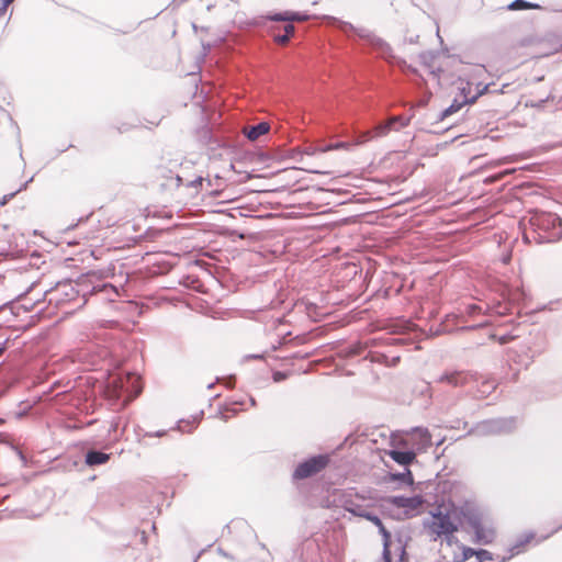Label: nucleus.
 <instances>
[{
	"instance_id": "obj_58",
	"label": "nucleus",
	"mask_w": 562,
	"mask_h": 562,
	"mask_svg": "<svg viewBox=\"0 0 562 562\" xmlns=\"http://www.w3.org/2000/svg\"><path fill=\"white\" fill-rule=\"evenodd\" d=\"M7 9H8V7H4V3L1 2V5H0V16L5 13Z\"/></svg>"
},
{
	"instance_id": "obj_11",
	"label": "nucleus",
	"mask_w": 562,
	"mask_h": 562,
	"mask_svg": "<svg viewBox=\"0 0 562 562\" xmlns=\"http://www.w3.org/2000/svg\"><path fill=\"white\" fill-rule=\"evenodd\" d=\"M533 538H535V532H532V531H529V532L525 533L524 536L519 537L517 539V541L515 542V544L509 548L510 554L508 557H503V558L497 557V562H506L512 557L519 553L520 548L524 547L525 544L529 543ZM476 560H477V562H486V561H495L496 558L488 550L477 549Z\"/></svg>"
},
{
	"instance_id": "obj_1",
	"label": "nucleus",
	"mask_w": 562,
	"mask_h": 562,
	"mask_svg": "<svg viewBox=\"0 0 562 562\" xmlns=\"http://www.w3.org/2000/svg\"><path fill=\"white\" fill-rule=\"evenodd\" d=\"M458 530L472 535V542L487 546L494 542L496 531L482 507L472 501L457 505Z\"/></svg>"
},
{
	"instance_id": "obj_61",
	"label": "nucleus",
	"mask_w": 562,
	"mask_h": 562,
	"mask_svg": "<svg viewBox=\"0 0 562 562\" xmlns=\"http://www.w3.org/2000/svg\"><path fill=\"white\" fill-rule=\"evenodd\" d=\"M4 3V7H9L14 0H0Z\"/></svg>"
},
{
	"instance_id": "obj_18",
	"label": "nucleus",
	"mask_w": 562,
	"mask_h": 562,
	"mask_svg": "<svg viewBox=\"0 0 562 562\" xmlns=\"http://www.w3.org/2000/svg\"><path fill=\"white\" fill-rule=\"evenodd\" d=\"M111 453L101 450L90 449L85 453V462L91 468L102 465L111 459Z\"/></svg>"
},
{
	"instance_id": "obj_62",
	"label": "nucleus",
	"mask_w": 562,
	"mask_h": 562,
	"mask_svg": "<svg viewBox=\"0 0 562 562\" xmlns=\"http://www.w3.org/2000/svg\"><path fill=\"white\" fill-rule=\"evenodd\" d=\"M4 3V7H9L14 0H0Z\"/></svg>"
},
{
	"instance_id": "obj_52",
	"label": "nucleus",
	"mask_w": 562,
	"mask_h": 562,
	"mask_svg": "<svg viewBox=\"0 0 562 562\" xmlns=\"http://www.w3.org/2000/svg\"><path fill=\"white\" fill-rule=\"evenodd\" d=\"M90 349L81 350L79 353V358L81 360H86V358L89 356Z\"/></svg>"
},
{
	"instance_id": "obj_59",
	"label": "nucleus",
	"mask_w": 562,
	"mask_h": 562,
	"mask_svg": "<svg viewBox=\"0 0 562 562\" xmlns=\"http://www.w3.org/2000/svg\"><path fill=\"white\" fill-rule=\"evenodd\" d=\"M70 147H72V145H68V146H66V147H63V148L58 149L57 155H58V154H61V153H64V151H66V150H67L68 148H70Z\"/></svg>"
},
{
	"instance_id": "obj_35",
	"label": "nucleus",
	"mask_w": 562,
	"mask_h": 562,
	"mask_svg": "<svg viewBox=\"0 0 562 562\" xmlns=\"http://www.w3.org/2000/svg\"><path fill=\"white\" fill-rule=\"evenodd\" d=\"M290 375L289 372H285V371H274L272 373V380L274 382H282L284 381L285 379H288V376Z\"/></svg>"
},
{
	"instance_id": "obj_2",
	"label": "nucleus",
	"mask_w": 562,
	"mask_h": 562,
	"mask_svg": "<svg viewBox=\"0 0 562 562\" xmlns=\"http://www.w3.org/2000/svg\"><path fill=\"white\" fill-rule=\"evenodd\" d=\"M108 274L101 270H92L81 274V291L83 303L95 305H111L117 302L123 286L115 285L106 280Z\"/></svg>"
},
{
	"instance_id": "obj_22",
	"label": "nucleus",
	"mask_w": 562,
	"mask_h": 562,
	"mask_svg": "<svg viewBox=\"0 0 562 562\" xmlns=\"http://www.w3.org/2000/svg\"><path fill=\"white\" fill-rule=\"evenodd\" d=\"M181 187L191 190V195L196 196L204 190V177L202 175L194 176L190 178L188 175V170H186V180Z\"/></svg>"
},
{
	"instance_id": "obj_26",
	"label": "nucleus",
	"mask_w": 562,
	"mask_h": 562,
	"mask_svg": "<svg viewBox=\"0 0 562 562\" xmlns=\"http://www.w3.org/2000/svg\"><path fill=\"white\" fill-rule=\"evenodd\" d=\"M390 477L392 481H398L409 486L414 484L413 473L408 468H405L404 472L390 473Z\"/></svg>"
},
{
	"instance_id": "obj_25",
	"label": "nucleus",
	"mask_w": 562,
	"mask_h": 562,
	"mask_svg": "<svg viewBox=\"0 0 562 562\" xmlns=\"http://www.w3.org/2000/svg\"><path fill=\"white\" fill-rule=\"evenodd\" d=\"M465 104H470V102H469V100L467 98L465 99H461V100L454 99L452 101V103L447 109H445L443 111L440 112V114L438 116V120L439 121L445 120L447 116H449L452 113L459 111Z\"/></svg>"
},
{
	"instance_id": "obj_38",
	"label": "nucleus",
	"mask_w": 562,
	"mask_h": 562,
	"mask_svg": "<svg viewBox=\"0 0 562 562\" xmlns=\"http://www.w3.org/2000/svg\"><path fill=\"white\" fill-rule=\"evenodd\" d=\"M283 34H286L288 37L291 38L294 35L295 27L292 22H286V24L283 27Z\"/></svg>"
},
{
	"instance_id": "obj_5",
	"label": "nucleus",
	"mask_w": 562,
	"mask_h": 562,
	"mask_svg": "<svg viewBox=\"0 0 562 562\" xmlns=\"http://www.w3.org/2000/svg\"><path fill=\"white\" fill-rule=\"evenodd\" d=\"M430 514L432 516V520L430 524L425 522V526H427L436 536H445L449 539V537L453 536V533L458 531L456 504L451 503L448 507L439 505Z\"/></svg>"
},
{
	"instance_id": "obj_37",
	"label": "nucleus",
	"mask_w": 562,
	"mask_h": 562,
	"mask_svg": "<svg viewBox=\"0 0 562 562\" xmlns=\"http://www.w3.org/2000/svg\"><path fill=\"white\" fill-rule=\"evenodd\" d=\"M486 325V322H481V323H477V324H472V325H462L461 327L457 328L458 330H473V329H476V328H481L483 326Z\"/></svg>"
},
{
	"instance_id": "obj_3",
	"label": "nucleus",
	"mask_w": 562,
	"mask_h": 562,
	"mask_svg": "<svg viewBox=\"0 0 562 562\" xmlns=\"http://www.w3.org/2000/svg\"><path fill=\"white\" fill-rule=\"evenodd\" d=\"M530 228L524 232L526 243H555L562 237L560 217L550 212H536L529 218Z\"/></svg>"
},
{
	"instance_id": "obj_9",
	"label": "nucleus",
	"mask_w": 562,
	"mask_h": 562,
	"mask_svg": "<svg viewBox=\"0 0 562 562\" xmlns=\"http://www.w3.org/2000/svg\"><path fill=\"white\" fill-rule=\"evenodd\" d=\"M482 312L483 308L481 305L469 304L464 307L461 314H447L445 319L437 326L435 335L452 333L456 329L454 326L463 322L462 319L464 315L474 316L481 314Z\"/></svg>"
},
{
	"instance_id": "obj_51",
	"label": "nucleus",
	"mask_w": 562,
	"mask_h": 562,
	"mask_svg": "<svg viewBox=\"0 0 562 562\" xmlns=\"http://www.w3.org/2000/svg\"><path fill=\"white\" fill-rule=\"evenodd\" d=\"M245 359H263V355H260V353H251V355H247L245 357Z\"/></svg>"
},
{
	"instance_id": "obj_24",
	"label": "nucleus",
	"mask_w": 562,
	"mask_h": 562,
	"mask_svg": "<svg viewBox=\"0 0 562 562\" xmlns=\"http://www.w3.org/2000/svg\"><path fill=\"white\" fill-rule=\"evenodd\" d=\"M492 86H494V82H490V83H485L483 85L482 82H479L476 88H477V91L474 95H472L469 100L470 104H473L480 97H482L483 94H486V93H492V92H504V89L506 87H508V83L506 85H503V87L501 89H491Z\"/></svg>"
},
{
	"instance_id": "obj_4",
	"label": "nucleus",
	"mask_w": 562,
	"mask_h": 562,
	"mask_svg": "<svg viewBox=\"0 0 562 562\" xmlns=\"http://www.w3.org/2000/svg\"><path fill=\"white\" fill-rule=\"evenodd\" d=\"M42 294L44 301L56 307L76 302H78V307L85 305L81 291V276L76 281L65 280L57 282L55 286L43 289Z\"/></svg>"
},
{
	"instance_id": "obj_16",
	"label": "nucleus",
	"mask_w": 562,
	"mask_h": 562,
	"mask_svg": "<svg viewBox=\"0 0 562 562\" xmlns=\"http://www.w3.org/2000/svg\"><path fill=\"white\" fill-rule=\"evenodd\" d=\"M265 20L273 22H305L308 21L312 15L306 12L299 11H282L276 13H269L262 16Z\"/></svg>"
},
{
	"instance_id": "obj_13",
	"label": "nucleus",
	"mask_w": 562,
	"mask_h": 562,
	"mask_svg": "<svg viewBox=\"0 0 562 562\" xmlns=\"http://www.w3.org/2000/svg\"><path fill=\"white\" fill-rule=\"evenodd\" d=\"M473 375L463 370H446L435 379L437 384H446L450 387H462L470 383Z\"/></svg>"
},
{
	"instance_id": "obj_64",
	"label": "nucleus",
	"mask_w": 562,
	"mask_h": 562,
	"mask_svg": "<svg viewBox=\"0 0 562 562\" xmlns=\"http://www.w3.org/2000/svg\"><path fill=\"white\" fill-rule=\"evenodd\" d=\"M37 284L36 283H32L31 286L26 290L25 293H29L30 291H32L34 288H36Z\"/></svg>"
},
{
	"instance_id": "obj_29",
	"label": "nucleus",
	"mask_w": 562,
	"mask_h": 562,
	"mask_svg": "<svg viewBox=\"0 0 562 562\" xmlns=\"http://www.w3.org/2000/svg\"><path fill=\"white\" fill-rule=\"evenodd\" d=\"M389 121L391 122L392 126L394 127V131H400L401 128L406 127V126L409 125L411 117H405V116H402V115H395V116H391L389 119Z\"/></svg>"
},
{
	"instance_id": "obj_40",
	"label": "nucleus",
	"mask_w": 562,
	"mask_h": 562,
	"mask_svg": "<svg viewBox=\"0 0 562 562\" xmlns=\"http://www.w3.org/2000/svg\"><path fill=\"white\" fill-rule=\"evenodd\" d=\"M167 434V430L161 429L157 431H146L144 434L145 437H164Z\"/></svg>"
},
{
	"instance_id": "obj_57",
	"label": "nucleus",
	"mask_w": 562,
	"mask_h": 562,
	"mask_svg": "<svg viewBox=\"0 0 562 562\" xmlns=\"http://www.w3.org/2000/svg\"><path fill=\"white\" fill-rule=\"evenodd\" d=\"M548 100L549 97H547L546 99H541L537 104H531V106H542Z\"/></svg>"
},
{
	"instance_id": "obj_19",
	"label": "nucleus",
	"mask_w": 562,
	"mask_h": 562,
	"mask_svg": "<svg viewBox=\"0 0 562 562\" xmlns=\"http://www.w3.org/2000/svg\"><path fill=\"white\" fill-rule=\"evenodd\" d=\"M391 131H394L391 122L386 120L374 126V128L361 136L360 143L368 142L374 137H383L386 136Z\"/></svg>"
},
{
	"instance_id": "obj_14",
	"label": "nucleus",
	"mask_w": 562,
	"mask_h": 562,
	"mask_svg": "<svg viewBox=\"0 0 562 562\" xmlns=\"http://www.w3.org/2000/svg\"><path fill=\"white\" fill-rule=\"evenodd\" d=\"M425 502L422 495H413V496H403V495H394L389 496L386 498V503L397 507L404 508L407 517L415 516V510L422 506Z\"/></svg>"
},
{
	"instance_id": "obj_20",
	"label": "nucleus",
	"mask_w": 562,
	"mask_h": 562,
	"mask_svg": "<svg viewBox=\"0 0 562 562\" xmlns=\"http://www.w3.org/2000/svg\"><path fill=\"white\" fill-rule=\"evenodd\" d=\"M389 456L400 465H409L416 459V453L414 450H398L392 449L389 451Z\"/></svg>"
},
{
	"instance_id": "obj_15",
	"label": "nucleus",
	"mask_w": 562,
	"mask_h": 562,
	"mask_svg": "<svg viewBox=\"0 0 562 562\" xmlns=\"http://www.w3.org/2000/svg\"><path fill=\"white\" fill-rule=\"evenodd\" d=\"M368 520L371 521L376 529L379 530V533L382 537V561L383 562H392V552H391V544H392V535L391 532L385 528L383 525L381 518L373 513L371 517H368Z\"/></svg>"
},
{
	"instance_id": "obj_54",
	"label": "nucleus",
	"mask_w": 562,
	"mask_h": 562,
	"mask_svg": "<svg viewBox=\"0 0 562 562\" xmlns=\"http://www.w3.org/2000/svg\"><path fill=\"white\" fill-rule=\"evenodd\" d=\"M7 350V340L0 344V357Z\"/></svg>"
},
{
	"instance_id": "obj_55",
	"label": "nucleus",
	"mask_w": 562,
	"mask_h": 562,
	"mask_svg": "<svg viewBox=\"0 0 562 562\" xmlns=\"http://www.w3.org/2000/svg\"><path fill=\"white\" fill-rule=\"evenodd\" d=\"M1 254H7V255H14L15 252L13 250L10 249V247L8 248H1Z\"/></svg>"
},
{
	"instance_id": "obj_32",
	"label": "nucleus",
	"mask_w": 562,
	"mask_h": 562,
	"mask_svg": "<svg viewBox=\"0 0 562 562\" xmlns=\"http://www.w3.org/2000/svg\"><path fill=\"white\" fill-rule=\"evenodd\" d=\"M396 542H397V549L400 551L398 561L404 562L407 557L406 542L403 540L402 536L396 537Z\"/></svg>"
},
{
	"instance_id": "obj_44",
	"label": "nucleus",
	"mask_w": 562,
	"mask_h": 562,
	"mask_svg": "<svg viewBox=\"0 0 562 562\" xmlns=\"http://www.w3.org/2000/svg\"><path fill=\"white\" fill-rule=\"evenodd\" d=\"M223 381H224L226 387H233L234 383H235V376L231 375V376L224 379Z\"/></svg>"
},
{
	"instance_id": "obj_31",
	"label": "nucleus",
	"mask_w": 562,
	"mask_h": 562,
	"mask_svg": "<svg viewBox=\"0 0 562 562\" xmlns=\"http://www.w3.org/2000/svg\"><path fill=\"white\" fill-rule=\"evenodd\" d=\"M108 351L105 349H102L98 352V355H92L90 359H87V362L92 368H97L100 366L101 360L106 357Z\"/></svg>"
},
{
	"instance_id": "obj_50",
	"label": "nucleus",
	"mask_w": 562,
	"mask_h": 562,
	"mask_svg": "<svg viewBox=\"0 0 562 562\" xmlns=\"http://www.w3.org/2000/svg\"><path fill=\"white\" fill-rule=\"evenodd\" d=\"M217 553L224 558L232 559V557L221 547L217 548Z\"/></svg>"
},
{
	"instance_id": "obj_47",
	"label": "nucleus",
	"mask_w": 562,
	"mask_h": 562,
	"mask_svg": "<svg viewBox=\"0 0 562 562\" xmlns=\"http://www.w3.org/2000/svg\"><path fill=\"white\" fill-rule=\"evenodd\" d=\"M308 357V353H302L300 351L293 353L290 358L291 359H306Z\"/></svg>"
},
{
	"instance_id": "obj_30",
	"label": "nucleus",
	"mask_w": 562,
	"mask_h": 562,
	"mask_svg": "<svg viewBox=\"0 0 562 562\" xmlns=\"http://www.w3.org/2000/svg\"><path fill=\"white\" fill-rule=\"evenodd\" d=\"M34 179V177H31L29 180H26L24 183H22L20 186L19 189H16L15 191L9 193V194H4L1 199H0V206H3L5 205L10 200H12L18 193H20L21 191L25 190L29 186L30 182H32Z\"/></svg>"
},
{
	"instance_id": "obj_53",
	"label": "nucleus",
	"mask_w": 562,
	"mask_h": 562,
	"mask_svg": "<svg viewBox=\"0 0 562 562\" xmlns=\"http://www.w3.org/2000/svg\"><path fill=\"white\" fill-rule=\"evenodd\" d=\"M181 423H182V420H181V422H179V423H178V425H177V427H176L178 430H180V431H182V432H191V431H192V428H193L192 426H191L189 429H184V428L180 425Z\"/></svg>"
},
{
	"instance_id": "obj_23",
	"label": "nucleus",
	"mask_w": 562,
	"mask_h": 562,
	"mask_svg": "<svg viewBox=\"0 0 562 562\" xmlns=\"http://www.w3.org/2000/svg\"><path fill=\"white\" fill-rule=\"evenodd\" d=\"M345 508L353 516L361 517L368 520V517L373 515L372 512L368 510L366 506L358 504L353 501L346 502Z\"/></svg>"
},
{
	"instance_id": "obj_17",
	"label": "nucleus",
	"mask_w": 562,
	"mask_h": 562,
	"mask_svg": "<svg viewBox=\"0 0 562 562\" xmlns=\"http://www.w3.org/2000/svg\"><path fill=\"white\" fill-rule=\"evenodd\" d=\"M186 180V170L182 173H177L176 176H168V178L158 179L160 190L169 193L171 196L173 192L183 184Z\"/></svg>"
},
{
	"instance_id": "obj_45",
	"label": "nucleus",
	"mask_w": 562,
	"mask_h": 562,
	"mask_svg": "<svg viewBox=\"0 0 562 562\" xmlns=\"http://www.w3.org/2000/svg\"><path fill=\"white\" fill-rule=\"evenodd\" d=\"M483 387L484 390L482 391V393H490L492 390H494L495 386L493 383L484 382Z\"/></svg>"
},
{
	"instance_id": "obj_43",
	"label": "nucleus",
	"mask_w": 562,
	"mask_h": 562,
	"mask_svg": "<svg viewBox=\"0 0 562 562\" xmlns=\"http://www.w3.org/2000/svg\"><path fill=\"white\" fill-rule=\"evenodd\" d=\"M212 49V45L210 43H202V56L205 57Z\"/></svg>"
},
{
	"instance_id": "obj_10",
	"label": "nucleus",
	"mask_w": 562,
	"mask_h": 562,
	"mask_svg": "<svg viewBox=\"0 0 562 562\" xmlns=\"http://www.w3.org/2000/svg\"><path fill=\"white\" fill-rule=\"evenodd\" d=\"M331 19L339 30L342 32L347 31H353L357 33L359 37L367 38L374 47L380 49L382 53H389L391 52V46L382 38L376 37L373 35L368 29L364 27H356L351 23L338 20L336 18H329Z\"/></svg>"
},
{
	"instance_id": "obj_49",
	"label": "nucleus",
	"mask_w": 562,
	"mask_h": 562,
	"mask_svg": "<svg viewBox=\"0 0 562 562\" xmlns=\"http://www.w3.org/2000/svg\"><path fill=\"white\" fill-rule=\"evenodd\" d=\"M131 128H132V125H130V124H123L122 126H119V127H117V131H119L120 133H123V132H127V131H128V130H131Z\"/></svg>"
},
{
	"instance_id": "obj_42",
	"label": "nucleus",
	"mask_w": 562,
	"mask_h": 562,
	"mask_svg": "<svg viewBox=\"0 0 562 562\" xmlns=\"http://www.w3.org/2000/svg\"><path fill=\"white\" fill-rule=\"evenodd\" d=\"M560 529H562V522H561V524H559L558 526H555V527L551 530V532H550V533H548V535H546V536H542V537L540 538V540H539V541H542V540L548 539L551 535H553V533L558 532Z\"/></svg>"
},
{
	"instance_id": "obj_33",
	"label": "nucleus",
	"mask_w": 562,
	"mask_h": 562,
	"mask_svg": "<svg viewBox=\"0 0 562 562\" xmlns=\"http://www.w3.org/2000/svg\"><path fill=\"white\" fill-rule=\"evenodd\" d=\"M414 431L419 432V437H420V441H422L423 446L426 447V446H429L431 443L430 442L431 436H430V434H429L427 428L416 427V428H414Z\"/></svg>"
},
{
	"instance_id": "obj_21",
	"label": "nucleus",
	"mask_w": 562,
	"mask_h": 562,
	"mask_svg": "<svg viewBox=\"0 0 562 562\" xmlns=\"http://www.w3.org/2000/svg\"><path fill=\"white\" fill-rule=\"evenodd\" d=\"M270 131V124L268 122H259L258 124L248 126L244 130V135L248 140L255 142L260 136L267 134Z\"/></svg>"
},
{
	"instance_id": "obj_8",
	"label": "nucleus",
	"mask_w": 562,
	"mask_h": 562,
	"mask_svg": "<svg viewBox=\"0 0 562 562\" xmlns=\"http://www.w3.org/2000/svg\"><path fill=\"white\" fill-rule=\"evenodd\" d=\"M329 463L328 454H316L300 462L292 473V481L310 479L323 471Z\"/></svg>"
},
{
	"instance_id": "obj_12",
	"label": "nucleus",
	"mask_w": 562,
	"mask_h": 562,
	"mask_svg": "<svg viewBox=\"0 0 562 562\" xmlns=\"http://www.w3.org/2000/svg\"><path fill=\"white\" fill-rule=\"evenodd\" d=\"M193 167L192 161L180 159H161V162L156 168V179L168 178V176H176L189 170Z\"/></svg>"
},
{
	"instance_id": "obj_28",
	"label": "nucleus",
	"mask_w": 562,
	"mask_h": 562,
	"mask_svg": "<svg viewBox=\"0 0 562 562\" xmlns=\"http://www.w3.org/2000/svg\"><path fill=\"white\" fill-rule=\"evenodd\" d=\"M460 548L462 550L461 555L460 557L454 555V559H453L454 562H465L467 560H469L472 557L476 558L477 549L467 547L464 544H461Z\"/></svg>"
},
{
	"instance_id": "obj_27",
	"label": "nucleus",
	"mask_w": 562,
	"mask_h": 562,
	"mask_svg": "<svg viewBox=\"0 0 562 562\" xmlns=\"http://www.w3.org/2000/svg\"><path fill=\"white\" fill-rule=\"evenodd\" d=\"M539 8H540L539 4L529 2L527 0H514L506 7V9L510 10V11L539 9Z\"/></svg>"
},
{
	"instance_id": "obj_6",
	"label": "nucleus",
	"mask_w": 562,
	"mask_h": 562,
	"mask_svg": "<svg viewBox=\"0 0 562 562\" xmlns=\"http://www.w3.org/2000/svg\"><path fill=\"white\" fill-rule=\"evenodd\" d=\"M516 428L515 417L488 418L474 424L467 432V436L477 437L496 436L509 434Z\"/></svg>"
},
{
	"instance_id": "obj_46",
	"label": "nucleus",
	"mask_w": 562,
	"mask_h": 562,
	"mask_svg": "<svg viewBox=\"0 0 562 562\" xmlns=\"http://www.w3.org/2000/svg\"><path fill=\"white\" fill-rule=\"evenodd\" d=\"M419 35H414L409 37H405L404 42L408 44H417L418 43Z\"/></svg>"
},
{
	"instance_id": "obj_34",
	"label": "nucleus",
	"mask_w": 562,
	"mask_h": 562,
	"mask_svg": "<svg viewBox=\"0 0 562 562\" xmlns=\"http://www.w3.org/2000/svg\"><path fill=\"white\" fill-rule=\"evenodd\" d=\"M273 41L278 45L284 46V45H286L290 42V37H288V35L283 34V33L282 34H274L273 35Z\"/></svg>"
},
{
	"instance_id": "obj_7",
	"label": "nucleus",
	"mask_w": 562,
	"mask_h": 562,
	"mask_svg": "<svg viewBox=\"0 0 562 562\" xmlns=\"http://www.w3.org/2000/svg\"><path fill=\"white\" fill-rule=\"evenodd\" d=\"M110 384L117 396L125 394L128 400L137 397L142 392L140 378L132 372L120 373L113 376Z\"/></svg>"
},
{
	"instance_id": "obj_56",
	"label": "nucleus",
	"mask_w": 562,
	"mask_h": 562,
	"mask_svg": "<svg viewBox=\"0 0 562 562\" xmlns=\"http://www.w3.org/2000/svg\"><path fill=\"white\" fill-rule=\"evenodd\" d=\"M16 452H18L19 458H20V460L22 461V463H23V464H25V463H26V458H25V456L23 454V452H22L21 450H18Z\"/></svg>"
},
{
	"instance_id": "obj_63",
	"label": "nucleus",
	"mask_w": 562,
	"mask_h": 562,
	"mask_svg": "<svg viewBox=\"0 0 562 562\" xmlns=\"http://www.w3.org/2000/svg\"><path fill=\"white\" fill-rule=\"evenodd\" d=\"M92 213L88 214L87 216L85 217H79L78 222H85L87 221L90 216H91Z\"/></svg>"
},
{
	"instance_id": "obj_60",
	"label": "nucleus",
	"mask_w": 562,
	"mask_h": 562,
	"mask_svg": "<svg viewBox=\"0 0 562 562\" xmlns=\"http://www.w3.org/2000/svg\"><path fill=\"white\" fill-rule=\"evenodd\" d=\"M203 136H204V137H207V138H211V132H210V130H207V128H206V130H204V131H203Z\"/></svg>"
},
{
	"instance_id": "obj_39",
	"label": "nucleus",
	"mask_w": 562,
	"mask_h": 562,
	"mask_svg": "<svg viewBox=\"0 0 562 562\" xmlns=\"http://www.w3.org/2000/svg\"><path fill=\"white\" fill-rule=\"evenodd\" d=\"M213 183L210 178H204V190L207 194H214V190L212 189Z\"/></svg>"
},
{
	"instance_id": "obj_41",
	"label": "nucleus",
	"mask_w": 562,
	"mask_h": 562,
	"mask_svg": "<svg viewBox=\"0 0 562 562\" xmlns=\"http://www.w3.org/2000/svg\"><path fill=\"white\" fill-rule=\"evenodd\" d=\"M348 147V144L347 143H344V142H339V143H336L334 145H329L325 148V150H329V149H339V148H347Z\"/></svg>"
},
{
	"instance_id": "obj_48",
	"label": "nucleus",
	"mask_w": 562,
	"mask_h": 562,
	"mask_svg": "<svg viewBox=\"0 0 562 562\" xmlns=\"http://www.w3.org/2000/svg\"><path fill=\"white\" fill-rule=\"evenodd\" d=\"M117 427H119V423L115 420H112V423L108 429V432L111 434L112 431H116Z\"/></svg>"
},
{
	"instance_id": "obj_36",
	"label": "nucleus",
	"mask_w": 562,
	"mask_h": 562,
	"mask_svg": "<svg viewBox=\"0 0 562 562\" xmlns=\"http://www.w3.org/2000/svg\"><path fill=\"white\" fill-rule=\"evenodd\" d=\"M460 90V94H461V99H470L472 95L471 94V85L470 82H467L465 86L459 88Z\"/></svg>"
}]
</instances>
